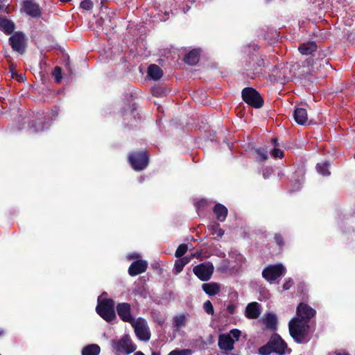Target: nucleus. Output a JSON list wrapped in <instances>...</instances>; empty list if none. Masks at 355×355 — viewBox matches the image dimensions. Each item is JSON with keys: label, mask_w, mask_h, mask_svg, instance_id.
I'll return each instance as SVG.
<instances>
[{"label": "nucleus", "mask_w": 355, "mask_h": 355, "mask_svg": "<svg viewBox=\"0 0 355 355\" xmlns=\"http://www.w3.org/2000/svg\"><path fill=\"white\" fill-rule=\"evenodd\" d=\"M288 327L291 336L297 343H302L308 334L309 324L300 318L295 317L289 322Z\"/></svg>", "instance_id": "nucleus-1"}, {"label": "nucleus", "mask_w": 355, "mask_h": 355, "mask_svg": "<svg viewBox=\"0 0 355 355\" xmlns=\"http://www.w3.org/2000/svg\"><path fill=\"white\" fill-rule=\"evenodd\" d=\"M128 161L134 171H141L149 164V155L145 150H134L128 154Z\"/></svg>", "instance_id": "nucleus-2"}, {"label": "nucleus", "mask_w": 355, "mask_h": 355, "mask_svg": "<svg viewBox=\"0 0 355 355\" xmlns=\"http://www.w3.org/2000/svg\"><path fill=\"white\" fill-rule=\"evenodd\" d=\"M96 311L105 321L112 322L116 318L114 301L111 298H105L98 301Z\"/></svg>", "instance_id": "nucleus-3"}, {"label": "nucleus", "mask_w": 355, "mask_h": 355, "mask_svg": "<svg viewBox=\"0 0 355 355\" xmlns=\"http://www.w3.org/2000/svg\"><path fill=\"white\" fill-rule=\"evenodd\" d=\"M119 116L123 119L124 128H132L137 123V116L139 114L137 112L135 103H125L119 112Z\"/></svg>", "instance_id": "nucleus-4"}, {"label": "nucleus", "mask_w": 355, "mask_h": 355, "mask_svg": "<svg viewBox=\"0 0 355 355\" xmlns=\"http://www.w3.org/2000/svg\"><path fill=\"white\" fill-rule=\"evenodd\" d=\"M286 345L284 340L277 335L272 336L268 345L259 349V354L267 355L274 352L280 355L285 352Z\"/></svg>", "instance_id": "nucleus-5"}, {"label": "nucleus", "mask_w": 355, "mask_h": 355, "mask_svg": "<svg viewBox=\"0 0 355 355\" xmlns=\"http://www.w3.org/2000/svg\"><path fill=\"white\" fill-rule=\"evenodd\" d=\"M8 40L9 44L10 45L13 51L17 52L20 55L25 53L28 39L23 32H15L9 37Z\"/></svg>", "instance_id": "nucleus-6"}, {"label": "nucleus", "mask_w": 355, "mask_h": 355, "mask_svg": "<svg viewBox=\"0 0 355 355\" xmlns=\"http://www.w3.org/2000/svg\"><path fill=\"white\" fill-rule=\"evenodd\" d=\"M286 272V268L282 263L269 265L262 271V277L272 284L277 279L284 275Z\"/></svg>", "instance_id": "nucleus-7"}, {"label": "nucleus", "mask_w": 355, "mask_h": 355, "mask_svg": "<svg viewBox=\"0 0 355 355\" xmlns=\"http://www.w3.org/2000/svg\"><path fill=\"white\" fill-rule=\"evenodd\" d=\"M243 100L254 108H260L263 106V101L260 94L253 88L246 87L242 90Z\"/></svg>", "instance_id": "nucleus-8"}, {"label": "nucleus", "mask_w": 355, "mask_h": 355, "mask_svg": "<svg viewBox=\"0 0 355 355\" xmlns=\"http://www.w3.org/2000/svg\"><path fill=\"white\" fill-rule=\"evenodd\" d=\"M25 123H28V128L32 133H38L47 128V122L44 116V113H38L35 116L28 117Z\"/></svg>", "instance_id": "nucleus-9"}, {"label": "nucleus", "mask_w": 355, "mask_h": 355, "mask_svg": "<svg viewBox=\"0 0 355 355\" xmlns=\"http://www.w3.org/2000/svg\"><path fill=\"white\" fill-rule=\"evenodd\" d=\"M21 10L33 18L42 16V9L35 0H24L21 2Z\"/></svg>", "instance_id": "nucleus-10"}, {"label": "nucleus", "mask_w": 355, "mask_h": 355, "mask_svg": "<svg viewBox=\"0 0 355 355\" xmlns=\"http://www.w3.org/2000/svg\"><path fill=\"white\" fill-rule=\"evenodd\" d=\"M193 271L201 281H207L213 274L214 266L211 262H205L195 266Z\"/></svg>", "instance_id": "nucleus-11"}, {"label": "nucleus", "mask_w": 355, "mask_h": 355, "mask_svg": "<svg viewBox=\"0 0 355 355\" xmlns=\"http://www.w3.org/2000/svg\"><path fill=\"white\" fill-rule=\"evenodd\" d=\"M135 333L140 340L148 341L150 338V333L144 319L139 318L136 322H134Z\"/></svg>", "instance_id": "nucleus-12"}, {"label": "nucleus", "mask_w": 355, "mask_h": 355, "mask_svg": "<svg viewBox=\"0 0 355 355\" xmlns=\"http://www.w3.org/2000/svg\"><path fill=\"white\" fill-rule=\"evenodd\" d=\"M114 348L119 352L129 354L136 350L137 346L132 342L129 336L125 335L114 343Z\"/></svg>", "instance_id": "nucleus-13"}, {"label": "nucleus", "mask_w": 355, "mask_h": 355, "mask_svg": "<svg viewBox=\"0 0 355 355\" xmlns=\"http://www.w3.org/2000/svg\"><path fill=\"white\" fill-rule=\"evenodd\" d=\"M116 310L119 317L122 321L131 324L135 322V319L131 313V306L129 303H118Z\"/></svg>", "instance_id": "nucleus-14"}, {"label": "nucleus", "mask_w": 355, "mask_h": 355, "mask_svg": "<svg viewBox=\"0 0 355 355\" xmlns=\"http://www.w3.org/2000/svg\"><path fill=\"white\" fill-rule=\"evenodd\" d=\"M297 316L300 320H304L309 323L311 318L315 316V311L305 303H300L296 310Z\"/></svg>", "instance_id": "nucleus-15"}, {"label": "nucleus", "mask_w": 355, "mask_h": 355, "mask_svg": "<svg viewBox=\"0 0 355 355\" xmlns=\"http://www.w3.org/2000/svg\"><path fill=\"white\" fill-rule=\"evenodd\" d=\"M148 268V263L144 260H137L133 261L128 268V274L135 277L144 272Z\"/></svg>", "instance_id": "nucleus-16"}, {"label": "nucleus", "mask_w": 355, "mask_h": 355, "mask_svg": "<svg viewBox=\"0 0 355 355\" xmlns=\"http://www.w3.org/2000/svg\"><path fill=\"white\" fill-rule=\"evenodd\" d=\"M260 314V305L256 302L248 304L245 308V315L249 319H257Z\"/></svg>", "instance_id": "nucleus-17"}, {"label": "nucleus", "mask_w": 355, "mask_h": 355, "mask_svg": "<svg viewBox=\"0 0 355 355\" xmlns=\"http://www.w3.org/2000/svg\"><path fill=\"white\" fill-rule=\"evenodd\" d=\"M218 344L220 349L231 351L234 349V340L230 335L222 334L219 336Z\"/></svg>", "instance_id": "nucleus-18"}, {"label": "nucleus", "mask_w": 355, "mask_h": 355, "mask_svg": "<svg viewBox=\"0 0 355 355\" xmlns=\"http://www.w3.org/2000/svg\"><path fill=\"white\" fill-rule=\"evenodd\" d=\"M290 69L287 65L283 64L278 68L274 69L272 73L276 78L281 81H288L290 78L288 73Z\"/></svg>", "instance_id": "nucleus-19"}, {"label": "nucleus", "mask_w": 355, "mask_h": 355, "mask_svg": "<svg viewBox=\"0 0 355 355\" xmlns=\"http://www.w3.org/2000/svg\"><path fill=\"white\" fill-rule=\"evenodd\" d=\"M15 28L14 22L5 17L0 16V29L6 35L12 34Z\"/></svg>", "instance_id": "nucleus-20"}, {"label": "nucleus", "mask_w": 355, "mask_h": 355, "mask_svg": "<svg viewBox=\"0 0 355 355\" xmlns=\"http://www.w3.org/2000/svg\"><path fill=\"white\" fill-rule=\"evenodd\" d=\"M293 116L296 123L299 125H306L308 122V115L306 110L302 107L296 108L294 111Z\"/></svg>", "instance_id": "nucleus-21"}, {"label": "nucleus", "mask_w": 355, "mask_h": 355, "mask_svg": "<svg viewBox=\"0 0 355 355\" xmlns=\"http://www.w3.org/2000/svg\"><path fill=\"white\" fill-rule=\"evenodd\" d=\"M148 76L149 78L157 80L160 79L163 76V71L162 69L157 64H152L148 67Z\"/></svg>", "instance_id": "nucleus-22"}, {"label": "nucleus", "mask_w": 355, "mask_h": 355, "mask_svg": "<svg viewBox=\"0 0 355 355\" xmlns=\"http://www.w3.org/2000/svg\"><path fill=\"white\" fill-rule=\"evenodd\" d=\"M200 49H192L184 56V62L189 65H195L199 61Z\"/></svg>", "instance_id": "nucleus-23"}, {"label": "nucleus", "mask_w": 355, "mask_h": 355, "mask_svg": "<svg viewBox=\"0 0 355 355\" xmlns=\"http://www.w3.org/2000/svg\"><path fill=\"white\" fill-rule=\"evenodd\" d=\"M214 213L215 214L216 218L223 222L227 214V209L222 204H216L213 208Z\"/></svg>", "instance_id": "nucleus-24"}, {"label": "nucleus", "mask_w": 355, "mask_h": 355, "mask_svg": "<svg viewBox=\"0 0 355 355\" xmlns=\"http://www.w3.org/2000/svg\"><path fill=\"white\" fill-rule=\"evenodd\" d=\"M194 205L198 215L200 214V212L209 210V209H211V202L204 198L196 199L194 202Z\"/></svg>", "instance_id": "nucleus-25"}, {"label": "nucleus", "mask_w": 355, "mask_h": 355, "mask_svg": "<svg viewBox=\"0 0 355 355\" xmlns=\"http://www.w3.org/2000/svg\"><path fill=\"white\" fill-rule=\"evenodd\" d=\"M202 288L209 295H215L220 291V286L216 282L205 283Z\"/></svg>", "instance_id": "nucleus-26"}, {"label": "nucleus", "mask_w": 355, "mask_h": 355, "mask_svg": "<svg viewBox=\"0 0 355 355\" xmlns=\"http://www.w3.org/2000/svg\"><path fill=\"white\" fill-rule=\"evenodd\" d=\"M317 46L315 42H306L303 43L298 47L299 51L302 55H311L312 53L316 51Z\"/></svg>", "instance_id": "nucleus-27"}, {"label": "nucleus", "mask_w": 355, "mask_h": 355, "mask_svg": "<svg viewBox=\"0 0 355 355\" xmlns=\"http://www.w3.org/2000/svg\"><path fill=\"white\" fill-rule=\"evenodd\" d=\"M101 347L96 344H91L85 346L82 349V355H98Z\"/></svg>", "instance_id": "nucleus-28"}, {"label": "nucleus", "mask_w": 355, "mask_h": 355, "mask_svg": "<svg viewBox=\"0 0 355 355\" xmlns=\"http://www.w3.org/2000/svg\"><path fill=\"white\" fill-rule=\"evenodd\" d=\"M329 166L330 164L327 162L318 164L316 166L317 171L323 176H328L330 175Z\"/></svg>", "instance_id": "nucleus-29"}, {"label": "nucleus", "mask_w": 355, "mask_h": 355, "mask_svg": "<svg viewBox=\"0 0 355 355\" xmlns=\"http://www.w3.org/2000/svg\"><path fill=\"white\" fill-rule=\"evenodd\" d=\"M209 230L214 236L215 239L220 238L224 234L223 230L220 227L218 223H212L211 225L209 226Z\"/></svg>", "instance_id": "nucleus-30"}, {"label": "nucleus", "mask_w": 355, "mask_h": 355, "mask_svg": "<svg viewBox=\"0 0 355 355\" xmlns=\"http://www.w3.org/2000/svg\"><path fill=\"white\" fill-rule=\"evenodd\" d=\"M276 322V317L274 314L268 313L265 318V324L268 328H273Z\"/></svg>", "instance_id": "nucleus-31"}, {"label": "nucleus", "mask_w": 355, "mask_h": 355, "mask_svg": "<svg viewBox=\"0 0 355 355\" xmlns=\"http://www.w3.org/2000/svg\"><path fill=\"white\" fill-rule=\"evenodd\" d=\"M196 256V253H192L189 256L184 257L182 258L179 257V272L180 271V268H183L185 265L189 263L191 259Z\"/></svg>", "instance_id": "nucleus-32"}, {"label": "nucleus", "mask_w": 355, "mask_h": 355, "mask_svg": "<svg viewBox=\"0 0 355 355\" xmlns=\"http://www.w3.org/2000/svg\"><path fill=\"white\" fill-rule=\"evenodd\" d=\"M151 92L153 96L159 97V96H163L166 94L165 89L159 85H155L151 89Z\"/></svg>", "instance_id": "nucleus-33"}, {"label": "nucleus", "mask_w": 355, "mask_h": 355, "mask_svg": "<svg viewBox=\"0 0 355 355\" xmlns=\"http://www.w3.org/2000/svg\"><path fill=\"white\" fill-rule=\"evenodd\" d=\"M245 260V259L242 254H235V257H234L235 264L234 265V267H236V268L241 267V266L244 263Z\"/></svg>", "instance_id": "nucleus-34"}, {"label": "nucleus", "mask_w": 355, "mask_h": 355, "mask_svg": "<svg viewBox=\"0 0 355 355\" xmlns=\"http://www.w3.org/2000/svg\"><path fill=\"white\" fill-rule=\"evenodd\" d=\"M80 7L85 10H91L93 8V2L91 0H83L80 2Z\"/></svg>", "instance_id": "nucleus-35"}, {"label": "nucleus", "mask_w": 355, "mask_h": 355, "mask_svg": "<svg viewBox=\"0 0 355 355\" xmlns=\"http://www.w3.org/2000/svg\"><path fill=\"white\" fill-rule=\"evenodd\" d=\"M259 159L261 161H266L268 159V151L264 148H258L256 150Z\"/></svg>", "instance_id": "nucleus-36"}, {"label": "nucleus", "mask_w": 355, "mask_h": 355, "mask_svg": "<svg viewBox=\"0 0 355 355\" xmlns=\"http://www.w3.org/2000/svg\"><path fill=\"white\" fill-rule=\"evenodd\" d=\"M53 76H54V78H55V80L57 82V83H60L61 79H62V72H61V68L60 67H55L54 68V71H53Z\"/></svg>", "instance_id": "nucleus-37"}, {"label": "nucleus", "mask_w": 355, "mask_h": 355, "mask_svg": "<svg viewBox=\"0 0 355 355\" xmlns=\"http://www.w3.org/2000/svg\"><path fill=\"white\" fill-rule=\"evenodd\" d=\"M241 331L239 329H232L230 331L229 334H226V335H230L231 338H232L235 341H237L241 336Z\"/></svg>", "instance_id": "nucleus-38"}, {"label": "nucleus", "mask_w": 355, "mask_h": 355, "mask_svg": "<svg viewBox=\"0 0 355 355\" xmlns=\"http://www.w3.org/2000/svg\"><path fill=\"white\" fill-rule=\"evenodd\" d=\"M203 307H204L205 311L208 314H213L214 313V308H213L212 304L211 303L210 301H209V300L206 301L204 303Z\"/></svg>", "instance_id": "nucleus-39"}, {"label": "nucleus", "mask_w": 355, "mask_h": 355, "mask_svg": "<svg viewBox=\"0 0 355 355\" xmlns=\"http://www.w3.org/2000/svg\"><path fill=\"white\" fill-rule=\"evenodd\" d=\"M271 155L275 158H282L283 157V152L279 148H274L271 151Z\"/></svg>", "instance_id": "nucleus-40"}, {"label": "nucleus", "mask_w": 355, "mask_h": 355, "mask_svg": "<svg viewBox=\"0 0 355 355\" xmlns=\"http://www.w3.org/2000/svg\"><path fill=\"white\" fill-rule=\"evenodd\" d=\"M293 280L291 278L286 279L283 284V289L284 291L289 290L293 286Z\"/></svg>", "instance_id": "nucleus-41"}, {"label": "nucleus", "mask_w": 355, "mask_h": 355, "mask_svg": "<svg viewBox=\"0 0 355 355\" xmlns=\"http://www.w3.org/2000/svg\"><path fill=\"white\" fill-rule=\"evenodd\" d=\"M188 250L187 244L179 245V257H182Z\"/></svg>", "instance_id": "nucleus-42"}, {"label": "nucleus", "mask_w": 355, "mask_h": 355, "mask_svg": "<svg viewBox=\"0 0 355 355\" xmlns=\"http://www.w3.org/2000/svg\"><path fill=\"white\" fill-rule=\"evenodd\" d=\"M275 241L276 243L281 248L284 245V239L280 234H275Z\"/></svg>", "instance_id": "nucleus-43"}, {"label": "nucleus", "mask_w": 355, "mask_h": 355, "mask_svg": "<svg viewBox=\"0 0 355 355\" xmlns=\"http://www.w3.org/2000/svg\"><path fill=\"white\" fill-rule=\"evenodd\" d=\"M187 318L186 315H179V327L185 325L187 323Z\"/></svg>", "instance_id": "nucleus-44"}, {"label": "nucleus", "mask_w": 355, "mask_h": 355, "mask_svg": "<svg viewBox=\"0 0 355 355\" xmlns=\"http://www.w3.org/2000/svg\"><path fill=\"white\" fill-rule=\"evenodd\" d=\"M52 117L56 118L59 114V108L57 106H54L51 111Z\"/></svg>", "instance_id": "nucleus-45"}, {"label": "nucleus", "mask_w": 355, "mask_h": 355, "mask_svg": "<svg viewBox=\"0 0 355 355\" xmlns=\"http://www.w3.org/2000/svg\"><path fill=\"white\" fill-rule=\"evenodd\" d=\"M191 350L189 349L179 350V355H191Z\"/></svg>", "instance_id": "nucleus-46"}, {"label": "nucleus", "mask_w": 355, "mask_h": 355, "mask_svg": "<svg viewBox=\"0 0 355 355\" xmlns=\"http://www.w3.org/2000/svg\"><path fill=\"white\" fill-rule=\"evenodd\" d=\"M271 169L269 168H266L263 171V175L264 178H267L269 176V174L270 173Z\"/></svg>", "instance_id": "nucleus-47"}, {"label": "nucleus", "mask_w": 355, "mask_h": 355, "mask_svg": "<svg viewBox=\"0 0 355 355\" xmlns=\"http://www.w3.org/2000/svg\"><path fill=\"white\" fill-rule=\"evenodd\" d=\"M173 324L174 328L178 329V315L173 317Z\"/></svg>", "instance_id": "nucleus-48"}, {"label": "nucleus", "mask_w": 355, "mask_h": 355, "mask_svg": "<svg viewBox=\"0 0 355 355\" xmlns=\"http://www.w3.org/2000/svg\"><path fill=\"white\" fill-rule=\"evenodd\" d=\"M173 271L175 274H178V259L174 262Z\"/></svg>", "instance_id": "nucleus-49"}, {"label": "nucleus", "mask_w": 355, "mask_h": 355, "mask_svg": "<svg viewBox=\"0 0 355 355\" xmlns=\"http://www.w3.org/2000/svg\"><path fill=\"white\" fill-rule=\"evenodd\" d=\"M322 64L324 65L327 67V68H330L331 67V65L329 64V62L327 60H322Z\"/></svg>", "instance_id": "nucleus-50"}, {"label": "nucleus", "mask_w": 355, "mask_h": 355, "mask_svg": "<svg viewBox=\"0 0 355 355\" xmlns=\"http://www.w3.org/2000/svg\"><path fill=\"white\" fill-rule=\"evenodd\" d=\"M168 355H178V349H175L171 352Z\"/></svg>", "instance_id": "nucleus-51"}, {"label": "nucleus", "mask_w": 355, "mask_h": 355, "mask_svg": "<svg viewBox=\"0 0 355 355\" xmlns=\"http://www.w3.org/2000/svg\"><path fill=\"white\" fill-rule=\"evenodd\" d=\"M336 355H350L349 353L346 352H338Z\"/></svg>", "instance_id": "nucleus-52"}, {"label": "nucleus", "mask_w": 355, "mask_h": 355, "mask_svg": "<svg viewBox=\"0 0 355 355\" xmlns=\"http://www.w3.org/2000/svg\"><path fill=\"white\" fill-rule=\"evenodd\" d=\"M134 355H145L141 351H138L135 353Z\"/></svg>", "instance_id": "nucleus-53"}, {"label": "nucleus", "mask_w": 355, "mask_h": 355, "mask_svg": "<svg viewBox=\"0 0 355 355\" xmlns=\"http://www.w3.org/2000/svg\"><path fill=\"white\" fill-rule=\"evenodd\" d=\"M5 335V331L3 329H0V337H2Z\"/></svg>", "instance_id": "nucleus-54"}, {"label": "nucleus", "mask_w": 355, "mask_h": 355, "mask_svg": "<svg viewBox=\"0 0 355 355\" xmlns=\"http://www.w3.org/2000/svg\"><path fill=\"white\" fill-rule=\"evenodd\" d=\"M187 10L184 8H183V12L184 13H186L189 10V9L190 8V7L188 6V4H187Z\"/></svg>", "instance_id": "nucleus-55"}, {"label": "nucleus", "mask_w": 355, "mask_h": 355, "mask_svg": "<svg viewBox=\"0 0 355 355\" xmlns=\"http://www.w3.org/2000/svg\"><path fill=\"white\" fill-rule=\"evenodd\" d=\"M151 355H161L159 352H153Z\"/></svg>", "instance_id": "nucleus-56"}, {"label": "nucleus", "mask_w": 355, "mask_h": 355, "mask_svg": "<svg viewBox=\"0 0 355 355\" xmlns=\"http://www.w3.org/2000/svg\"><path fill=\"white\" fill-rule=\"evenodd\" d=\"M71 0H60V1L62 2V3H67V2H69L71 1Z\"/></svg>", "instance_id": "nucleus-57"}, {"label": "nucleus", "mask_w": 355, "mask_h": 355, "mask_svg": "<svg viewBox=\"0 0 355 355\" xmlns=\"http://www.w3.org/2000/svg\"><path fill=\"white\" fill-rule=\"evenodd\" d=\"M174 255H175V257L178 258V248L175 250Z\"/></svg>", "instance_id": "nucleus-58"}, {"label": "nucleus", "mask_w": 355, "mask_h": 355, "mask_svg": "<svg viewBox=\"0 0 355 355\" xmlns=\"http://www.w3.org/2000/svg\"><path fill=\"white\" fill-rule=\"evenodd\" d=\"M272 141H273V143L275 144V145H276L277 139H272Z\"/></svg>", "instance_id": "nucleus-59"}, {"label": "nucleus", "mask_w": 355, "mask_h": 355, "mask_svg": "<svg viewBox=\"0 0 355 355\" xmlns=\"http://www.w3.org/2000/svg\"><path fill=\"white\" fill-rule=\"evenodd\" d=\"M22 78H23L22 75H20V76H19V78L17 80L19 81V80H20L21 79H22Z\"/></svg>", "instance_id": "nucleus-60"}, {"label": "nucleus", "mask_w": 355, "mask_h": 355, "mask_svg": "<svg viewBox=\"0 0 355 355\" xmlns=\"http://www.w3.org/2000/svg\"><path fill=\"white\" fill-rule=\"evenodd\" d=\"M164 14H165L166 15H169V12H167V11H165V12H164Z\"/></svg>", "instance_id": "nucleus-61"}, {"label": "nucleus", "mask_w": 355, "mask_h": 355, "mask_svg": "<svg viewBox=\"0 0 355 355\" xmlns=\"http://www.w3.org/2000/svg\"><path fill=\"white\" fill-rule=\"evenodd\" d=\"M228 309H229V310H230V312H232V308L229 307Z\"/></svg>", "instance_id": "nucleus-62"}, {"label": "nucleus", "mask_w": 355, "mask_h": 355, "mask_svg": "<svg viewBox=\"0 0 355 355\" xmlns=\"http://www.w3.org/2000/svg\"><path fill=\"white\" fill-rule=\"evenodd\" d=\"M171 15H173L175 17V15L172 12V10H171Z\"/></svg>", "instance_id": "nucleus-63"}, {"label": "nucleus", "mask_w": 355, "mask_h": 355, "mask_svg": "<svg viewBox=\"0 0 355 355\" xmlns=\"http://www.w3.org/2000/svg\"><path fill=\"white\" fill-rule=\"evenodd\" d=\"M232 355H239V354H232Z\"/></svg>", "instance_id": "nucleus-64"}]
</instances>
